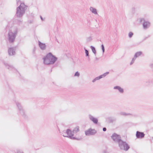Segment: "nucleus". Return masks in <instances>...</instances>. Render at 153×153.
<instances>
[{"label": "nucleus", "mask_w": 153, "mask_h": 153, "mask_svg": "<svg viewBox=\"0 0 153 153\" xmlns=\"http://www.w3.org/2000/svg\"><path fill=\"white\" fill-rule=\"evenodd\" d=\"M146 85H149L151 84L152 83V80L149 79L146 82Z\"/></svg>", "instance_id": "obj_22"}, {"label": "nucleus", "mask_w": 153, "mask_h": 153, "mask_svg": "<svg viewBox=\"0 0 153 153\" xmlns=\"http://www.w3.org/2000/svg\"><path fill=\"white\" fill-rule=\"evenodd\" d=\"M119 147L121 150L127 151L130 148L128 144L126 142L121 140L118 143Z\"/></svg>", "instance_id": "obj_5"}, {"label": "nucleus", "mask_w": 153, "mask_h": 153, "mask_svg": "<svg viewBox=\"0 0 153 153\" xmlns=\"http://www.w3.org/2000/svg\"><path fill=\"white\" fill-rule=\"evenodd\" d=\"M114 89H117L119 92L121 93H123L124 92V89L119 86H114Z\"/></svg>", "instance_id": "obj_16"}, {"label": "nucleus", "mask_w": 153, "mask_h": 153, "mask_svg": "<svg viewBox=\"0 0 153 153\" xmlns=\"http://www.w3.org/2000/svg\"><path fill=\"white\" fill-rule=\"evenodd\" d=\"M101 76H100H100H98L96 78H95V79H96V80H99V79H100L102 78Z\"/></svg>", "instance_id": "obj_30"}, {"label": "nucleus", "mask_w": 153, "mask_h": 153, "mask_svg": "<svg viewBox=\"0 0 153 153\" xmlns=\"http://www.w3.org/2000/svg\"><path fill=\"white\" fill-rule=\"evenodd\" d=\"M16 48L12 47L9 48L8 50V54L10 56H12L16 54Z\"/></svg>", "instance_id": "obj_12"}, {"label": "nucleus", "mask_w": 153, "mask_h": 153, "mask_svg": "<svg viewBox=\"0 0 153 153\" xmlns=\"http://www.w3.org/2000/svg\"><path fill=\"white\" fill-rule=\"evenodd\" d=\"M102 130L104 131H106L107 129L105 127H104L103 128Z\"/></svg>", "instance_id": "obj_34"}, {"label": "nucleus", "mask_w": 153, "mask_h": 153, "mask_svg": "<svg viewBox=\"0 0 153 153\" xmlns=\"http://www.w3.org/2000/svg\"><path fill=\"white\" fill-rule=\"evenodd\" d=\"M38 43L39 47L42 50H44L46 49V45L45 43H43L39 40L38 41Z\"/></svg>", "instance_id": "obj_14"}, {"label": "nucleus", "mask_w": 153, "mask_h": 153, "mask_svg": "<svg viewBox=\"0 0 153 153\" xmlns=\"http://www.w3.org/2000/svg\"><path fill=\"white\" fill-rule=\"evenodd\" d=\"M139 22L142 24L143 28L144 30H147L150 27L151 25L150 22L148 21H146L144 18L140 19Z\"/></svg>", "instance_id": "obj_6"}, {"label": "nucleus", "mask_w": 153, "mask_h": 153, "mask_svg": "<svg viewBox=\"0 0 153 153\" xmlns=\"http://www.w3.org/2000/svg\"><path fill=\"white\" fill-rule=\"evenodd\" d=\"M96 60H98L99 59L98 58H97V57H96Z\"/></svg>", "instance_id": "obj_41"}, {"label": "nucleus", "mask_w": 153, "mask_h": 153, "mask_svg": "<svg viewBox=\"0 0 153 153\" xmlns=\"http://www.w3.org/2000/svg\"><path fill=\"white\" fill-rule=\"evenodd\" d=\"M152 139L153 140V137H152Z\"/></svg>", "instance_id": "obj_43"}, {"label": "nucleus", "mask_w": 153, "mask_h": 153, "mask_svg": "<svg viewBox=\"0 0 153 153\" xmlns=\"http://www.w3.org/2000/svg\"><path fill=\"white\" fill-rule=\"evenodd\" d=\"M63 136L64 137H68L70 139L74 140H79L81 139V138H76L75 137H73L74 134L73 133L72 131L69 129H68L66 130V132L64 133Z\"/></svg>", "instance_id": "obj_4"}, {"label": "nucleus", "mask_w": 153, "mask_h": 153, "mask_svg": "<svg viewBox=\"0 0 153 153\" xmlns=\"http://www.w3.org/2000/svg\"><path fill=\"white\" fill-rule=\"evenodd\" d=\"M80 75L79 73L77 71L75 72V73L74 74V76H79Z\"/></svg>", "instance_id": "obj_29"}, {"label": "nucleus", "mask_w": 153, "mask_h": 153, "mask_svg": "<svg viewBox=\"0 0 153 153\" xmlns=\"http://www.w3.org/2000/svg\"><path fill=\"white\" fill-rule=\"evenodd\" d=\"M17 153H23V152H21L20 151H18L17 152Z\"/></svg>", "instance_id": "obj_38"}, {"label": "nucleus", "mask_w": 153, "mask_h": 153, "mask_svg": "<svg viewBox=\"0 0 153 153\" xmlns=\"http://www.w3.org/2000/svg\"><path fill=\"white\" fill-rule=\"evenodd\" d=\"M111 138L114 141L117 143H118L122 140L120 135L115 133L112 134Z\"/></svg>", "instance_id": "obj_9"}, {"label": "nucleus", "mask_w": 153, "mask_h": 153, "mask_svg": "<svg viewBox=\"0 0 153 153\" xmlns=\"http://www.w3.org/2000/svg\"><path fill=\"white\" fill-rule=\"evenodd\" d=\"M56 40L57 41V42H58V41L57 40V39L56 38Z\"/></svg>", "instance_id": "obj_42"}, {"label": "nucleus", "mask_w": 153, "mask_h": 153, "mask_svg": "<svg viewBox=\"0 0 153 153\" xmlns=\"http://www.w3.org/2000/svg\"><path fill=\"white\" fill-rule=\"evenodd\" d=\"M136 58L135 57H134L131 60V62L130 63V65H132L134 62Z\"/></svg>", "instance_id": "obj_26"}, {"label": "nucleus", "mask_w": 153, "mask_h": 153, "mask_svg": "<svg viewBox=\"0 0 153 153\" xmlns=\"http://www.w3.org/2000/svg\"><path fill=\"white\" fill-rule=\"evenodd\" d=\"M89 119L95 124H97L98 123V120L97 118L94 117L91 114L89 115Z\"/></svg>", "instance_id": "obj_13"}, {"label": "nucleus", "mask_w": 153, "mask_h": 153, "mask_svg": "<svg viewBox=\"0 0 153 153\" xmlns=\"http://www.w3.org/2000/svg\"><path fill=\"white\" fill-rule=\"evenodd\" d=\"M35 50H36L35 47H34V49H33V53H34L35 51Z\"/></svg>", "instance_id": "obj_37"}, {"label": "nucleus", "mask_w": 153, "mask_h": 153, "mask_svg": "<svg viewBox=\"0 0 153 153\" xmlns=\"http://www.w3.org/2000/svg\"><path fill=\"white\" fill-rule=\"evenodd\" d=\"M118 114L120 116H134L135 115L130 113H127L125 112L121 111L118 113Z\"/></svg>", "instance_id": "obj_15"}, {"label": "nucleus", "mask_w": 153, "mask_h": 153, "mask_svg": "<svg viewBox=\"0 0 153 153\" xmlns=\"http://www.w3.org/2000/svg\"><path fill=\"white\" fill-rule=\"evenodd\" d=\"M110 120L111 122H113V120L112 119Z\"/></svg>", "instance_id": "obj_40"}, {"label": "nucleus", "mask_w": 153, "mask_h": 153, "mask_svg": "<svg viewBox=\"0 0 153 153\" xmlns=\"http://www.w3.org/2000/svg\"><path fill=\"white\" fill-rule=\"evenodd\" d=\"M103 153H107L106 151H103Z\"/></svg>", "instance_id": "obj_39"}, {"label": "nucleus", "mask_w": 153, "mask_h": 153, "mask_svg": "<svg viewBox=\"0 0 153 153\" xmlns=\"http://www.w3.org/2000/svg\"><path fill=\"white\" fill-rule=\"evenodd\" d=\"M79 131V126H77L72 131L73 133L76 134L77 133L78 131Z\"/></svg>", "instance_id": "obj_19"}, {"label": "nucleus", "mask_w": 153, "mask_h": 153, "mask_svg": "<svg viewBox=\"0 0 153 153\" xmlns=\"http://www.w3.org/2000/svg\"><path fill=\"white\" fill-rule=\"evenodd\" d=\"M150 66L153 71V64H151L150 65Z\"/></svg>", "instance_id": "obj_32"}, {"label": "nucleus", "mask_w": 153, "mask_h": 153, "mask_svg": "<svg viewBox=\"0 0 153 153\" xmlns=\"http://www.w3.org/2000/svg\"><path fill=\"white\" fill-rule=\"evenodd\" d=\"M96 81V79H95V78L93 80H92V82H95Z\"/></svg>", "instance_id": "obj_36"}, {"label": "nucleus", "mask_w": 153, "mask_h": 153, "mask_svg": "<svg viewBox=\"0 0 153 153\" xmlns=\"http://www.w3.org/2000/svg\"><path fill=\"white\" fill-rule=\"evenodd\" d=\"M16 104L18 108L20 114L24 117L25 118L26 116L24 110L23 108V107L21 104L18 102H16Z\"/></svg>", "instance_id": "obj_8"}, {"label": "nucleus", "mask_w": 153, "mask_h": 153, "mask_svg": "<svg viewBox=\"0 0 153 153\" xmlns=\"http://www.w3.org/2000/svg\"><path fill=\"white\" fill-rule=\"evenodd\" d=\"M90 10L92 13L94 14H97V10L96 9L93 7H91L90 8Z\"/></svg>", "instance_id": "obj_17"}, {"label": "nucleus", "mask_w": 153, "mask_h": 153, "mask_svg": "<svg viewBox=\"0 0 153 153\" xmlns=\"http://www.w3.org/2000/svg\"><path fill=\"white\" fill-rule=\"evenodd\" d=\"M13 22L14 23L16 24H17L20 25V24L22 23V21L21 20H18V19H13Z\"/></svg>", "instance_id": "obj_20"}, {"label": "nucleus", "mask_w": 153, "mask_h": 153, "mask_svg": "<svg viewBox=\"0 0 153 153\" xmlns=\"http://www.w3.org/2000/svg\"><path fill=\"white\" fill-rule=\"evenodd\" d=\"M145 134L143 132H140L139 131H136V136L137 139H143L144 138Z\"/></svg>", "instance_id": "obj_11"}, {"label": "nucleus", "mask_w": 153, "mask_h": 153, "mask_svg": "<svg viewBox=\"0 0 153 153\" xmlns=\"http://www.w3.org/2000/svg\"><path fill=\"white\" fill-rule=\"evenodd\" d=\"M150 37V36L149 35L147 37H145L144 39H143V41H144V40H146V39H147L149 37Z\"/></svg>", "instance_id": "obj_33"}, {"label": "nucleus", "mask_w": 153, "mask_h": 153, "mask_svg": "<svg viewBox=\"0 0 153 153\" xmlns=\"http://www.w3.org/2000/svg\"><path fill=\"white\" fill-rule=\"evenodd\" d=\"M134 34L133 32H130L128 34V36L129 38H131L132 37Z\"/></svg>", "instance_id": "obj_25"}, {"label": "nucleus", "mask_w": 153, "mask_h": 153, "mask_svg": "<svg viewBox=\"0 0 153 153\" xmlns=\"http://www.w3.org/2000/svg\"><path fill=\"white\" fill-rule=\"evenodd\" d=\"M92 40V38L91 37H89L86 38V41L87 42H90Z\"/></svg>", "instance_id": "obj_27"}, {"label": "nucleus", "mask_w": 153, "mask_h": 153, "mask_svg": "<svg viewBox=\"0 0 153 153\" xmlns=\"http://www.w3.org/2000/svg\"><path fill=\"white\" fill-rule=\"evenodd\" d=\"M90 48L91 49L93 53H94L95 55H96V51L95 48L92 46H91Z\"/></svg>", "instance_id": "obj_21"}, {"label": "nucleus", "mask_w": 153, "mask_h": 153, "mask_svg": "<svg viewBox=\"0 0 153 153\" xmlns=\"http://www.w3.org/2000/svg\"><path fill=\"white\" fill-rule=\"evenodd\" d=\"M40 19H41V20L42 21H44V20L43 19V18L41 16H40Z\"/></svg>", "instance_id": "obj_35"}, {"label": "nucleus", "mask_w": 153, "mask_h": 153, "mask_svg": "<svg viewBox=\"0 0 153 153\" xmlns=\"http://www.w3.org/2000/svg\"><path fill=\"white\" fill-rule=\"evenodd\" d=\"M57 59V58L51 52L47 54L43 58L44 63L47 65L53 64Z\"/></svg>", "instance_id": "obj_1"}, {"label": "nucleus", "mask_w": 153, "mask_h": 153, "mask_svg": "<svg viewBox=\"0 0 153 153\" xmlns=\"http://www.w3.org/2000/svg\"><path fill=\"white\" fill-rule=\"evenodd\" d=\"M3 63L5 68L9 69L10 71H12L13 72L15 73L18 72L16 69L12 65H9L7 62L3 61Z\"/></svg>", "instance_id": "obj_7"}, {"label": "nucleus", "mask_w": 153, "mask_h": 153, "mask_svg": "<svg viewBox=\"0 0 153 153\" xmlns=\"http://www.w3.org/2000/svg\"><path fill=\"white\" fill-rule=\"evenodd\" d=\"M97 133V131L94 129L90 128L85 131L86 136L93 135Z\"/></svg>", "instance_id": "obj_10"}, {"label": "nucleus", "mask_w": 153, "mask_h": 153, "mask_svg": "<svg viewBox=\"0 0 153 153\" xmlns=\"http://www.w3.org/2000/svg\"><path fill=\"white\" fill-rule=\"evenodd\" d=\"M27 7V6L25 5L24 3H21L19 6L16 8V16L18 18L22 17L25 14Z\"/></svg>", "instance_id": "obj_2"}, {"label": "nucleus", "mask_w": 153, "mask_h": 153, "mask_svg": "<svg viewBox=\"0 0 153 153\" xmlns=\"http://www.w3.org/2000/svg\"><path fill=\"white\" fill-rule=\"evenodd\" d=\"M152 122H153V121H152Z\"/></svg>", "instance_id": "obj_44"}, {"label": "nucleus", "mask_w": 153, "mask_h": 153, "mask_svg": "<svg viewBox=\"0 0 153 153\" xmlns=\"http://www.w3.org/2000/svg\"><path fill=\"white\" fill-rule=\"evenodd\" d=\"M21 3V1L20 0H16V4L17 5L19 4H20Z\"/></svg>", "instance_id": "obj_31"}, {"label": "nucleus", "mask_w": 153, "mask_h": 153, "mask_svg": "<svg viewBox=\"0 0 153 153\" xmlns=\"http://www.w3.org/2000/svg\"><path fill=\"white\" fill-rule=\"evenodd\" d=\"M109 74V72H107L106 73H104L103 74L100 75V76H101V78L105 77V76L107 74Z\"/></svg>", "instance_id": "obj_24"}, {"label": "nucleus", "mask_w": 153, "mask_h": 153, "mask_svg": "<svg viewBox=\"0 0 153 153\" xmlns=\"http://www.w3.org/2000/svg\"><path fill=\"white\" fill-rule=\"evenodd\" d=\"M101 49H102V51L103 54L105 52V48H104V45H103L102 44L101 45Z\"/></svg>", "instance_id": "obj_28"}, {"label": "nucleus", "mask_w": 153, "mask_h": 153, "mask_svg": "<svg viewBox=\"0 0 153 153\" xmlns=\"http://www.w3.org/2000/svg\"><path fill=\"white\" fill-rule=\"evenodd\" d=\"M142 54V52L141 51L137 52L135 53L134 57L136 58H137L139 56H140Z\"/></svg>", "instance_id": "obj_18"}, {"label": "nucleus", "mask_w": 153, "mask_h": 153, "mask_svg": "<svg viewBox=\"0 0 153 153\" xmlns=\"http://www.w3.org/2000/svg\"><path fill=\"white\" fill-rule=\"evenodd\" d=\"M84 49L85 51V55L86 56H88V59H89V53L88 51L85 48H84Z\"/></svg>", "instance_id": "obj_23"}, {"label": "nucleus", "mask_w": 153, "mask_h": 153, "mask_svg": "<svg viewBox=\"0 0 153 153\" xmlns=\"http://www.w3.org/2000/svg\"><path fill=\"white\" fill-rule=\"evenodd\" d=\"M13 32L10 31L8 34V40L10 43L13 42L18 32V28L16 27H14Z\"/></svg>", "instance_id": "obj_3"}]
</instances>
